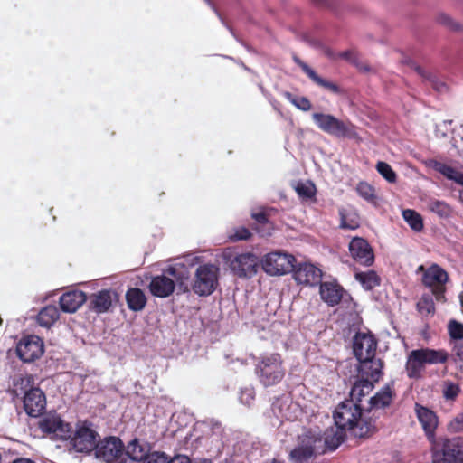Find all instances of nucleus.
<instances>
[{"mask_svg":"<svg viewBox=\"0 0 463 463\" xmlns=\"http://www.w3.org/2000/svg\"><path fill=\"white\" fill-rule=\"evenodd\" d=\"M432 463H463V437L439 439L431 447Z\"/></svg>","mask_w":463,"mask_h":463,"instance_id":"nucleus-5","label":"nucleus"},{"mask_svg":"<svg viewBox=\"0 0 463 463\" xmlns=\"http://www.w3.org/2000/svg\"><path fill=\"white\" fill-rule=\"evenodd\" d=\"M429 166H430L433 170L441 174L448 179L463 185V173L457 170L456 168L437 160H430L429 163Z\"/></svg>","mask_w":463,"mask_h":463,"instance_id":"nucleus-28","label":"nucleus"},{"mask_svg":"<svg viewBox=\"0 0 463 463\" xmlns=\"http://www.w3.org/2000/svg\"><path fill=\"white\" fill-rule=\"evenodd\" d=\"M95 455L106 463H124L125 447L119 438L109 437L98 443Z\"/></svg>","mask_w":463,"mask_h":463,"instance_id":"nucleus-11","label":"nucleus"},{"mask_svg":"<svg viewBox=\"0 0 463 463\" xmlns=\"http://www.w3.org/2000/svg\"><path fill=\"white\" fill-rule=\"evenodd\" d=\"M378 341L368 332H357L353 338V352L357 360L375 356Z\"/></svg>","mask_w":463,"mask_h":463,"instance_id":"nucleus-15","label":"nucleus"},{"mask_svg":"<svg viewBox=\"0 0 463 463\" xmlns=\"http://www.w3.org/2000/svg\"><path fill=\"white\" fill-rule=\"evenodd\" d=\"M294 61L296 62L297 65H298L301 68V70L307 75V77L310 80H312L317 85L323 87L333 93L340 92V88L338 87L337 84L328 81V80L321 78L320 76H318L312 68H310L306 62L301 61L298 57L295 56Z\"/></svg>","mask_w":463,"mask_h":463,"instance_id":"nucleus-26","label":"nucleus"},{"mask_svg":"<svg viewBox=\"0 0 463 463\" xmlns=\"http://www.w3.org/2000/svg\"><path fill=\"white\" fill-rule=\"evenodd\" d=\"M34 379L31 374H19L13 378L12 393L15 397L24 396L31 389H34Z\"/></svg>","mask_w":463,"mask_h":463,"instance_id":"nucleus-29","label":"nucleus"},{"mask_svg":"<svg viewBox=\"0 0 463 463\" xmlns=\"http://www.w3.org/2000/svg\"><path fill=\"white\" fill-rule=\"evenodd\" d=\"M296 191L299 196L309 199L315 195V187L312 184L298 183Z\"/></svg>","mask_w":463,"mask_h":463,"instance_id":"nucleus-44","label":"nucleus"},{"mask_svg":"<svg viewBox=\"0 0 463 463\" xmlns=\"http://www.w3.org/2000/svg\"><path fill=\"white\" fill-rule=\"evenodd\" d=\"M24 409L31 417L40 416L45 410L46 398L44 392L38 387L29 390L23 397Z\"/></svg>","mask_w":463,"mask_h":463,"instance_id":"nucleus-19","label":"nucleus"},{"mask_svg":"<svg viewBox=\"0 0 463 463\" xmlns=\"http://www.w3.org/2000/svg\"><path fill=\"white\" fill-rule=\"evenodd\" d=\"M148 288L153 296L167 298L173 294L175 284L171 278L165 275H158L152 278Z\"/></svg>","mask_w":463,"mask_h":463,"instance_id":"nucleus-24","label":"nucleus"},{"mask_svg":"<svg viewBox=\"0 0 463 463\" xmlns=\"http://www.w3.org/2000/svg\"><path fill=\"white\" fill-rule=\"evenodd\" d=\"M294 279L298 284L314 286L321 281L322 271L311 263L294 265Z\"/></svg>","mask_w":463,"mask_h":463,"instance_id":"nucleus-21","label":"nucleus"},{"mask_svg":"<svg viewBox=\"0 0 463 463\" xmlns=\"http://www.w3.org/2000/svg\"><path fill=\"white\" fill-rule=\"evenodd\" d=\"M125 298L128 309L134 312L143 310L147 303L146 294L138 288H129Z\"/></svg>","mask_w":463,"mask_h":463,"instance_id":"nucleus-27","label":"nucleus"},{"mask_svg":"<svg viewBox=\"0 0 463 463\" xmlns=\"http://www.w3.org/2000/svg\"><path fill=\"white\" fill-rule=\"evenodd\" d=\"M326 443L319 433L307 430L298 437V444L289 453L291 463H308L317 454L326 451Z\"/></svg>","mask_w":463,"mask_h":463,"instance_id":"nucleus-4","label":"nucleus"},{"mask_svg":"<svg viewBox=\"0 0 463 463\" xmlns=\"http://www.w3.org/2000/svg\"><path fill=\"white\" fill-rule=\"evenodd\" d=\"M416 71L419 74L422 75V69L420 67H417Z\"/></svg>","mask_w":463,"mask_h":463,"instance_id":"nucleus-54","label":"nucleus"},{"mask_svg":"<svg viewBox=\"0 0 463 463\" xmlns=\"http://www.w3.org/2000/svg\"><path fill=\"white\" fill-rule=\"evenodd\" d=\"M86 294L81 290H71L63 293L59 299L61 309L65 313L76 312L86 301Z\"/></svg>","mask_w":463,"mask_h":463,"instance_id":"nucleus-23","label":"nucleus"},{"mask_svg":"<svg viewBox=\"0 0 463 463\" xmlns=\"http://www.w3.org/2000/svg\"><path fill=\"white\" fill-rule=\"evenodd\" d=\"M251 237L252 232L250 231V229L244 226L233 228L228 235L229 241L232 242H236L239 241H249Z\"/></svg>","mask_w":463,"mask_h":463,"instance_id":"nucleus-38","label":"nucleus"},{"mask_svg":"<svg viewBox=\"0 0 463 463\" xmlns=\"http://www.w3.org/2000/svg\"><path fill=\"white\" fill-rule=\"evenodd\" d=\"M97 432L87 427H80L72 438L73 447L79 452H90L96 449L98 445Z\"/></svg>","mask_w":463,"mask_h":463,"instance_id":"nucleus-20","label":"nucleus"},{"mask_svg":"<svg viewBox=\"0 0 463 463\" xmlns=\"http://www.w3.org/2000/svg\"><path fill=\"white\" fill-rule=\"evenodd\" d=\"M460 196H461V198L463 200V191L461 192Z\"/></svg>","mask_w":463,"mask_h":463,"instance_id":"nucleus-57","label":"nucleus"},{"mask_svg":"<svg viewBox=\"0 0 463 463\" xmlns=\"http://www.w3.org/2000/svg\"><path fill=\"white\" fill-rule=\"evenodd\" d=\"M351 257L359 264L370 267L374 263V252L369 242L362 237H354L349 243Z\"/></svg>","mask_w":463,"mask_h":463,"instance_id":"nucleus-16","label":"nucleus"},{"mask_svg":"<svg viewBox=\"0 0 463 463\" xmlns=\"http://www.w3.org/2000/svg\"><path fill=\"white\" fill-rule=\"evenodd\" d=\"M460 392V388L458 384L452 382H446L443 389V397L446 400H455Z\"/></svg>","mask_w":463,"mask_h":463,"instance_id":"nucleus-43","label":"nucleus"},{"mask_svg":"<svg viewBox=\"0 0 463 463\" xmlns=\"http://www.w3.org/2000/svg\"><path fill=\"white\" fill-rule=\"evenodd\" d=\"M354 52L352 51H345V52H342L338 54V56L342 59H345V60H347V61H350L352 59V57L354 56Z\"/></svg>","mask_w":463,"mask_h":463,"instance_id":"nucleus-50","label":"nucleus"},{"mask_svg":"<svg viewBox=\"0 0 463 463\" xmlns=\"http://www.w3.org/2000/svg\"><path fill=\"white\" fill-rule=\"evenodd\" d=\"M17 356L24 363H31L43 354V343L36 335L24 337L16 345Z\"/></svg>","mask_w":463,"mask_h":463,"instance_id":"nucleus-14","label":"nucleus"},{"mask_svg":"<svg viewBox=\"0 0 463 463\" xmlns=\"http://www.w3.org/2000/svg\"><path fill=\"white\" fill-rule=\"evenodd\" d=\"M456 360L463 362V343L456 344L453 347Z\"/></svg>","mask_w":463,"mask_h":463,"instance_id":"nucleus-48","label":"nucleus"},{"mask_svg":"<svg viewBox=\"0 0 463 463\" xmlns=\"http://www.w3.org/2000/svg\"><path fill=\"white\" fill-rule=\"evenodd\" d=\"M296 259L291 254L273 251L266 254L261 260L262 269L271 276L283 275L294 269Z\"/></svg>","mask_w":463,"mask_h":463,"instance_id":"nucleus-10","label":"nucleus"},{"mask_svg":"<svg viewBox=\"0 0 463 463\" xmlns=\"http://www.w3.org/2000/svg\"><path fill=\"white\" fill-rule=\"evenodd\" d=\"M341 222L340 227L343 229L348 230H355L359 227V223L355 220H347V216L345 214L344 211L340 212Z\"/></svg>","mask_w":463,"mask_h":463,"instance_id":"nucleus-46","label":"nucleus"},{"mask_svg":"<svg viewBox=\"0 0 463 463\" xmlns=\"http://www.w3.org/2000/svg\"><path fill=\"white\" fill-rule=\"evenodd\" d=\"M356 192L363 199L368 203H376L377 196L375 194V189L367 182H359L356 186Z\"/></svg>","mask_w":463,"mask_h":463,"instance_id":"nucleus-37","label":"nucleus"},{"mask_svg":"<svg viewBox=\"0 0 463 463\" xmlns=\"http://www.w3.org/2000/svg\"><path fill=\"white\" fill-rule=\"evenodd\" d=\"M449 353L444 349H431L429 347L411 351L405 363V372L410 379L422 378L427 364H446Z\"/></svg>","mask_w":463,"mask_h":463,"instance_id":"nucleus-2","label":"nucleus"},{"mask_svg":"<svg viewBox=\"0 0 463 463\" xmlns=\"http://www.w3.org/2000/svg\"><path fill=\"white\" fill-rule=\"evenodd\" d=\"M312 118L323 132L336 137L359 139L356 127L351 122H345L331 114L313 113Z\"/></svg>","mask_w":463,"mask_h":463,"instance_id":"nucleus-6","label":"nucleus"},{"mask_svg":"<svg viewBox=\"0 0 463 463\" xmlns=\"http://www.w3.org/2000/svg\"><path fill=\"white\" fill-rule=\"evenodd\" d=\"M426 269H425V267L423 265H420V266H419L417 272L418 273L421 272L423 274V273H425Z\"/></svg>","mask_w":463,"mask_h":463,"instance_id":"nucleus-53","label":"nucleus"},{"mask_svg":"<svg viewBox=\"0 0 463 463\" xmlns=\"http://www.w3.org/2000/svg\"><path fill=\"white\" fill-rule=\"evenodd\" d=\"M112 295L110 289H102L91 294L89 298V308L98 314L109 311L113 302Z\"/></svg>","mask_w":463,"mask_h":463,"instance_id":"nucleus-25","label":"nucleus"},{"mask_svg":"<svg viewBox=\"0 0 463 463\" xmlns=\"http://www.w3.org/2000/svg\"><path fill=\"white\" fill-rule=\"evenodd\" d=\"M252 219L256 222L253 230L261 237L270 236L273 231V224L269 220L266 212L253 213Z\"/></svg>","mask_w":463,"mask_h":463,"instance_id":"nucleus-30","label":"nucleus"},{"mask_svg":"<svg viewBox=\"0 0 463 463\" xmlns=\"http://www.w3.org/2000/svg\"><path fill=\"white\" fill-rule=\"evenodd\" d=\"M358 362L360 363L359 377L378 383L383 375V362L381 359H376L375 356L364 358Z\"/></svg>","mask_w":463,"mask_h":463,"instance_id":"nucleus-22","label":"nucleus"},{"mask_svg":"<svg viewBox=\"0 0 463 463\" xmlns=\"http://www.w3.org/2000/svg\"><path fill=\"white\" fill-rule=\"evenodd\" d=\"M223 260L232 273L241 279H250L258 271L259 259L254 253L244 252L233 255L232 252L224 251Z\"/></svg>","mask_w":463,"mask_h":463,"instance_id":"nucleus-7","label":"nucleus"},{"mask_svg":"<svg viewBox=\"0 0 463 463\" xmlns=\"http://www.w3.org/2000/svg\"><path fill=\"white\" fill-rule=\"evenodd\" d=\"M168 458L164 453L154 452L147 454L143 463H167Z\"/></svg>","mask_w":463,"mask_h":463,"instance_id":"nucleus-45","label":"nucleus"},{"mask_svg":"<svg viewBox=\"0 0 463 463\" xmlns=\"http://www.w3.org/2000/svg\"><path fill=\"white\" fill-rule=\"evenodd\" d=\"M167 463H190V460L187 457H175L171 459H168Z\"/></svg>","mask_w":463,"mask_h":463,"instance_id":"nucleus-49","label":"nucleus"},{"mask_svg":"<svg viewBox=\"0 0 463 463\" xmlns=\"http://www.w3.org/2000/svg\"><path fill=\"white\" fill-rule=\"evenodd\" d=\"M354 278L367 291L380 286L382 281L381 277L373 269L355 272Z\"/></svg>","mask_w":463,"mask_h":463,"instance_id":"nucleus-31","label":"nucleus"},{"mask_svg":"<svg viewBox=\"0 0 463 463\" xmlns=\"http://www.w3.org/2000/svg\"><path fill=\"white\" fill-rule=\"evenodd\" d=\"M60 317L59 309L54 305H49L40 310L37 315V322L44 327L52 326Z\"/></svg>","mask_w":463,"mask_h":463,"instance_id":"nucleus-33","label":"nucleus"},{"mask_svg":"<svg viewBox=\"0 0 463 463\" xmlns=\"http://www.w3.org/2000/svg\"><path fill=\"white\" fill-rule=\"evenodd\" d=\"M414 411L427 439L433 444L434 441H437L436 430L439 426L438 415L434 411L418 402L414 405Z\"/></svg>","mask_w":463,"mask_h":463,"instance_id":"nucleus-13","label":"nucleus"},{"mask_svg":"<svg viewBox=\"0 0 463 463\" xmlns=\"http://www.w3.org/2000/svg\"><path fill=\"white\" fill-rule=\"evenodd\" d=\"M377 172L389 183L393 184L397 181V175L392 170V166L383 161H379L376 164Z\"/></svg>","mask_w":463,"mask_h":463,"instance_id":"nucleus-39","label":"nucleus"},{"mask_svg":"<svg viewBox=\"0 0 463 463\" xmlns=\"http://www.w3.org/2000/svg\"><path fill=\"white\" fill-rule=\"evenodd\" d=\"M40 430L53 438L66 440L72 437V427L58 415H47L39 421Z\"/></svg>","mask_w":463,"mask_h":463,"instance_id":"nucleus-12","label":"nucleus"},{"mask_svg":"<svg viewBox=\"0 0 463 463\" xmlns=\"http://www.w3.org/2000/svg\"><path fill=\"white\" fill-rule=\"evenodd\" d=\"M287 96L288 100L298 109L302 111H308L311 109L312 105L307 98L293 96L290 93H288Z\"/></svg>","mask_w":463,"mask_h":463,"instance_id":"nucleus-42","label":"nucleus"},{"mask_svg":"<svg viewBox=\"0 0 463 463\" xmlns=\"http://www.w3.org/2000/svg\"><path fill=\"white\" fill-rule=\"evenodd\" d=\"M418 312L422 317H432L435 314L436 308L433 298L429 294H424L419 299L416 305Z\"/></svg>","mask_w":463,"mask_h":463,"instance_id":"nucleus-34","label":"nucleus"},{"mask_svg":"<svg viewBox=\"0 0 463 463\" xmlns=\"http://www.w3.org/2000/svg\"><path fill=\"white\" fill-rule=\"evenodd\" d=\"M319 294L321 299L329 307L338 305L345 297L351 299V296L336 281H320Z\"/></svg>","mask_w":463,"mask_h":463,"instance_id":"nucleus-17","label":"nucleus"},{"mask_svg":"<svg viewBox=\"0 0 463 463\" xmlns=\"http://www.w3.org/2000/svg\"><path fill=\"white\" fill-rule=\"evenodd\" d=\"M125 456H128L134 461L144 462L147 454L146 453L144 448L137 440H133L127 446V449H125Z\"/></svg>","mask_w":463,"mask_h":463,"instance_id":"nucleus-36","label":"nucleus"},{"mask_svg":"<svg viewBox=\"0 0 463 463\" xmlns=\"http://www.w3.org/2000/svg\"><path fill=\"white\" fill-rule=\"evenodd\" d=\"M13 463H35V462L29 458H21L14 460Z\"/></svg>","mask_w":463,"mask_h":463,"instance_id":"nucleus-51","label":"nucleus"},{"mask_svg":"<svg viewBox=\"0 0 463 463\" xmlns=\"http://www.w3.org/2000/svg\"><path fill=\"white\" fill-rule=\"evenodd\" d=\"M448 333L452 340L463 339V324L455 320H449L448 324Z\"/></svg>","mask_w":463,"mask_h":463,"instance_id":"nucleus-41","label":"nucleus"},{"mask_svg":"<svg viewBox=\"0 0 463 463\" xmlns=\"http://www.w3.org/2000/svg\"><path fill=\"white\" fill-rule=\"evenodd\" d=\"M335 430H327L325 442L330 450L336 449L345 439V430L358 438H367L376 432L375 420L364 411L353 399L343 401L334 411Z\"/></svg>","mask_w":463,"mask_h":463,"instance_id":"nucleus-1","label":"nucleus"},{"mask_svg":"<svg viewBox=\"0 0 463 463\" xmlns=\"http://www.w3.org/2000/svg\"><path fill=\"white\" fill-rule=\"evenodd\" d=\"M282 356L279 353L263 354L257 358L254 372L264 387H270L279 383L285 377L286 370Z\"/></svg>","mask_w":463,"mask_h":463,"instance_id":"nucleus-3","label":"nucleus"},{"mask_svg":"<svg viewBox=\"0 0 463 463\" xmlns=\"http://www.w3.org/2000/svg\"><path fill=\"white\" fill-rule=\"evenodd\" d=\"M271 463H282V462L274 459Z\"/></svg>","mask_w":463,"mask_h":463,"instance_id":"nucleus-56","label":"nucleus"},{"mask_svg":"<svg viewBox=\"0 0 463 463\" xmlns=\"http://www.w3.org/2000/svg\"><path fill=\"white\" fill-rule=\"evenodd\" d=\"M402 216L414 232H419L423 230L422 217L416 211L406 209L402 212Z\"/></svg>","mask_w":463,"mask_h":463,"instance_id":"nucleus-35","label":"nucleus"},{"mask_svg":"<svg viewBox=\"0 0 463 463\" xmlns=\"http://www.w3.org/2000/svg\"><path fill=\"white\" fill-rule=\"evenodd\" d=\"M396 398L394 383H389L383 386L369 400V408L366 413L369 415L372 411L385 410L389 408Z\"/></svg>","mask_w":463,"mask_h":463,"instance_id":"nucleus-18","label":"nucleus"},{"mask_svg":"<svg viewBox=\"0 0 463 463\" xmlns=\"http://www.w3.org/2000/svg\"><path fill=\"white\" fill-rule=\"evenodd\" d=\"M166 272L172 275L173 277H175L176 269L173 267H170L167 269Z\"/></svg>","mask_w":463,"mask_h":463,"instance_id":"nucleus-52","label":"nucleus"},{"mask_svg":"<svg viewBox=\"0 0 463 463\" xmlns=\"http://www.w3.org/2000/svg\"><path fill=\"white\" fill-rule=\"evenodd\" d=\"M449 280V275L438 264H432L427 268L423 273L422 284L431 290L432 295L439 302H445L446 283Z\"/></svg>","mask_w":463,"mask_h":463,"instance_id":"nucleus-9","label":"nucleus"},{"mask_svg":"<svg viewBox=\"0 0 463 463\" xmlns=\"http://www.w3.org/2000/svg\"><path fill=\"white\" fill-rule=\"evenodd\" d=\"M449 17L444 16V17H443V21H442V22L447 24V23L449 22Z\"/></svg>","mask_w":463,"mask_h":463,"instance_id":"nucleus-55","label":"nucleus"},{"mask_svg":"<svg viewBox=\"0 0 463 463\" xmlns=\"http://www.w3.org/2000/svg\"><path fill=\"white\" fill-rule=\"evenodd\" d=\"M449 429L452 432H463V412L450 421Z\"/></svg>","mask_w":463,"mask_h":463,"instance_id":"nucleus-47","label":"nucleus"},{"mask_svg":"<svg viewBox=\"0 0 463 463\" xmlns=\"http://www.w3.org/2000/svg\"><path fill=\"white\" fill-rule=\"evenodd\" d=\"M429 208L431 212L437 213L440 217H448L451 213V209L445 202L432 200L429 203Z\"/></svg>","mask_w":463,"mask_h":463,"instance_id":"nucleus-40","label":"nucleus"},{"mask_svg":"<svg viewBox=\"0 0 463 463\" xmlns=\"http://www.w3.org/2000/svg\"><path fill=\"white\" fill-rule=\"evenodd\" d=\"M374 383V382H372L369 379H363L360 377L352 387L351 399L354 401L355 400V402L357 403L360 402L363 397L373 391Z\"/></svg>","mask_w":463,"mask_h":463,"instance_id":"nucleus-32","label":"nucleus"},{"mask_svg":"<svg viewBox=\"0 0 463 463\" xmlns=\"http://www.w3.org/2000/svg\"><path fill=\"white\" fill-rule=\"evenodd\" d=\"M461 128H463V125L461 126Z\"/></svg>","mask_w":463,"mask_h":463,"instance_id":"nucleus-58","label":"nucleus"},{"mask_svg":"<svg viewBox=\"0 0 463 463\" xmlns=\"http://www.w3.org/2000/svg\"><path fill=\"white\" fill-rule=\"evenodd\" d=\"M219 267L207 263L200 265L195 272L193 290L199 296L211 295L218 286Z\"/></svg>","mask_w":463,"mask_h":463,"instance_id":"nucleus-8","label":"nucleus"}]
</instances>
